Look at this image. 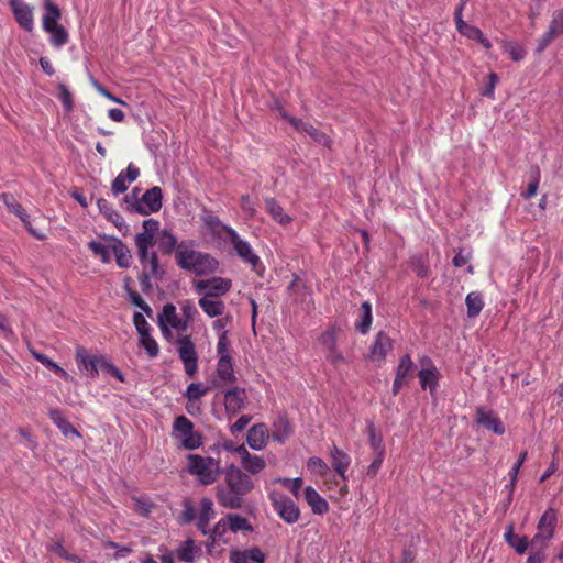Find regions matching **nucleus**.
<instances>
[{"label":"nucleus","mask_w":563,"mask_h":563,"mask_svg":"<svg viewBox=\"0 0 563 563\" xmlns=\"http://www.w3.org/2000/svg\"><path fill=\"white\" fill-rule=\"evenodd\" d=\"M224 485L217 486V500L228 509H240L243 500L254 489V483L249 474L231 464L225 467Z\"/></svg>","instance_id":"obj_1"},{"label":"nucleus","mask_w":563,"mask_h":563,"mask_svg":"<svg viewBox=\"0 0 563 563\" xmlns=\"http://www.w3.org/2000/svg\"><path fill=\"white\" fill-rule=\"evenodd\" d=\"M177 265L197 276H206L218 271L219 262L208 253L188 247L185 242L178 244L176 250Z\"/></svg>","instance_id":"obj_2"},{"label":"nucleus","mask_w":563,"mask_h":563,"mask_svg":"<svg viewBox=\"0 0 563 563\" xmlns=\"http://www.w3.org/2000/svg\"><path fill=\"white\" fill-rule=\"evenodd\" d=\"M187 471L198 478L201 485L213 484L223 472L219 461L211 456H201L199 454L188 455Z\"/></svg>","instance_id":"obj_3"},{"label":"nucleus","mask_w":563,"mask_h":563,"mask_svg":"<svg viewBox=\"0 0 563 563\" xmlns=\"http://www.w3.org/2000/svg\"><path fill=\"white\" fill-rule=\"evenodd\" d=\"M163 192L158 186L147 189L141 199L137 198V189H133L131 195L125 196L128 208L142 216L157 212L162 208Z\"/></svg>","instance_id":"obj_4"},{"label":"nucleus","mask_w":563,"mask_h":563,"mask_svg":"<svg viewBox=\"0 0 563 563\" xmlns=\"http://www.w3.org/2000/svg\"><path fill=\"white\" fill-rule=\"evenodd\" d=\"M558 523V514L555 509L548 508L540 517L537 525V533L530 540L531 548H545L553 538Z\"/></svg>","instance_id":"obj_5"},{"label":"nucleus","mask_w":563,"mask_h":563,"mask_svg":"<svg viewBox=\"0 0 563 563\" xmlns=\"http://www.w3.org/2000/svg\"><path fill=\"white\" fill-rule=\"evenodd\" d=\"M268 497L274 510L286 523L292 525L298 521L300 510L290 497L277 490H271Z\"/></svg>","instance_id":"obj_6"},{"label":"nucleus","mask_w":563,"mask_h":563,"mask_svg":"<svg viewBox=\"0 0 563 563\" xmlns=\"http://www.w3.org/2000/svg\"><path fill=\"white\" fill-rule=\"evenodd\" d=\"M229 241L232 244L236 255L246 264L251 265L254 271L262 265L260 256L254 252L251 244L242 239L233 228H225Z\"/></svg>","instance_id":"obj_7"},{"label":"nucleus","mask_w":563,"mask_h":563,"mask_svg":"<svg viewBox=\"0 0 563 563\" xmlns=\"http://www.w3.org/2000/svg\"><path fill=\"white\" fill-rule=\"evenodd\" d=\"M194 287L201 297L220 299L231 289L232 282L229 278L211 277L196 280Z\"/></svg>","instance_id":"obj_8"},{"label":"nucleus","mask_w":563,"mask_h":563,"mask_svg":"<svg viewBox=\"0 0 563 563\" xmlns=\"http://www.w3.org/2000/svg\"><path fill=\"white\" fill-rule=\"evenodd\" d=\"M158 327L164 338L168 339L172 335L170 330H177L180 332L187 331V321L183 320L177 314L176 307L173 303L164 305L162 312L157 317Z\"/></svg>","instance_id":"obj_9"},{"label":"nucleus","mask_w":563,"mask_h":563,"mask_svg":"<svg viewBox=\"0 0 563 563\" xmlns=\"http://www.w3.org/2000/svg\"><path fill=\"white\" fill-rule=\"evenodd\" d=\"M178 356L184 365L185 373L192 377L198 369V354L190 335H181L177 339Z\"/></svg>","instance_id":"obj_10"},{"label":"nucleus","mask_w":563,"mask_h":563,"mask_svg":"<svg viewBox=\"0 0 563 563\" xmlns=\"http://www.w3.org/2000/svg\"><path fill=\"white\" fill-rule=\"evenodd\" d=\"M18 24L26 32L34 29L33 9L23 0H8Z\"/></svg>","instance_id":"obj_11"},{"label":"nucleus","mask_w":563,"mask_h":563,"mask_svg":"<svg viewBox=\"0 0 563 563\" xmlns=\"http://www.w3.org/2000/svg\"><path fill=\"white\" fill-rule=\"evenodd\" d=\"M475 422L497 435H501L506 431L499 417L493 410H485L482 407L476 409Z\"/></svg>","instance_id":"obj_12"},{"label":"nucleus","mask_w":563,"mask_h":563,"mask_svg":"<svg viewBox=\"0 0 563 563\" xmlns=\"http://www.w3.org/2000/svg\"><path fill=\"white\" fill-rule=\"evenodd\" d=\"M76 362L80 372L85 373L90 378L98 377V365L100 363H106L103 357L88 355L86 350L82 347L77 349L76 351Z\"/></svg>","instance_id":"obj_13"},{"label":"nucleus","mask_w":563,"mask_h":563,"mask_svg":"<svg viewBox=\"0 0 563 563\" xmlns=\"http://www.w3.org/2000/svg\"><path fill=\"white\" fill-rule=\"evenodd\" d=\"M241 457V465L249 474H258L266 467V461L258 455L251 454L242 444L235 449Z\"/></svg>","instance_id":"obj_14"},{"label":"nucleus","mask_w":563,"mask_h":563,"mask_svg":"<svg viewBox=\"0 0 563 563\" xmlns=\"http://www.w3.org/2000/svg\"><path fill=\"white\" fill-rule=\"evenodd\" d=\"M140 176V169L130 163L126 169L121 170L111 184V191L114 196L123 194L128 190V185L133 183Z\"/></svg>","instance_id":"obj_15"},{"label":"nucleus","mask_w":563,"mask_h":563,"mask_svg":"<svg viewBox=\"0 0 563 563\" xmlns=\"http://www.w3.org/2000/svg\"><path fill=\"white\" fill-rule=\"evenodd\" d=\"M246 400V393L244 388L232 387L224 394V407L228 413H238L244 408Z\"/></svg>","instance_id":"obj_16"},{"label":"nucleus","mask_w":563,"mask_h":563,"mask_svg":"<svg viewBox=\"0 0 563 563\" xmlns=\"http://www.w3.org/2000/svg\"><path fill=\"white\" fill-rule=\"evenodd\" d=\"M268 437V429L266 424L257 423L249 429L246 442L252 450L261 451L266 446Z\"/></svg>","instance_id":"obj_17"},{"label":"nucleus","mask_w":563,"mask_h":563,"mask_svg":"<svg viewBox=\"0 0 563 563\" xmlns=\"http://www.w3.org/2000/svg\"><path fill=\"white\" fill-rule=\"evenodd\" d=\"M113 239L115 236H102L100 240H92L88 243L89 250L98 257H100L102 263H110Z\"/></svg>","instance_id":"obj_18"},{"label":"nucleus","mask_w":563,"mask_h":563,"mask_svg":"<svg viewBox=\"0 0 563 563\" xmlns=\"http://www.w3.org/2000/svg\"><path fill=\"white\" fill-rule=\"evenodd\" d=\"M330 461L331 464L336 472V474L343 479L346 481V472L351 465V457L343 450L333 445L330 449Z\"/></svg>","instance_id":"obj_19"},{"label":"nucleus","mask_w":563,"mask_h":563,"mask_svg":"<svg viewBox=\"0 0 563 563\" xmlns=\"http://www.w3.org/2000/svg\"><path fill=\"white\" fill-rule=\"evenodd\" d=\"M1 200L7 206V208L10 210V212L14 213L16 217L20 218V220L26 225L27 231L36 236L37 239H43L42 234H38L35 232V230L30 225L29 222V214L24 210V208L15 201L13 195L11 194H3L1 196Z\"/></svg>","instance_id":"obj_20"},{"label":"nucleus","mask_w":563,"mask_h":563,"mask_svg":"<svg viewBox=\"0 0 563 563\" xmlns=\"http://www.w3.org/2000/svg\"><path fill=\"white\" fill-rule=\"evenodd\" d=\"M455 26L461 35L478 42L486 49L492 47L490 41L484 36L483 32L477 26L467 24L463 19L460 18L455 22Z\"/></svg>","instance_id":"obj_21"},{"label":"nucleus","mask_w":563,"mask_h":563,"mask_svg":"<svg viewBox=\"0 0 563 563\" xmlns=\"http://www.w3.org/2000/svg\"><path fill=\"white\" fill-rule=\"evenodd\" d=\"M393 347L391 339L383 331H379L374 340V343L371 347V357L374 361H383L385 360L388 351Z\"/></svg>","instance_id":"obj_22"},{"label":"nucleus","mask_w":563,"mask_h":563,"mask_svg":"<svg viewBox=\"0 0 563 563\" xmlns=\"http://www.w3.org/2000/svg\"><path fill=\"white\" fill-rule=\"evenodd\" d=\"M44 14L42 18L43 30H49L51 27L60 25L58 22L62 18V11L59 7L52 0H44L43 2Z\"/></svg>","instance_id":"obj_23"},{"label":"nucleus","mask_w":563,"mask_h":563,"mask_svg":"<svg viewBox=\"0 0 563 563\" xmlns=\"http://www.w3.org/2000/svg\"><path fill=\"white\" fill-rule=\"evenodd\" d=\"M201 553V548L198 547L192 539L185 540L176 550L178 560L186 563H194Z\"/></svg>","instance_id":"obj_24"},{"label":"nucleus","mask_w":563,"mask_h":563,"mask_svg":"<svg viewBox=\"0 0 563 563\" xmlns=\"http://www.w3.org/2000/svg\"><path fill=\"white\" fill-rule=\"evenodd\" d=\"M303 496L314 514L323 515L328 512V501L312 486H307L305 488Z\"/></svg>","instance_id":"obj_25"},{"label":"nucleus","mask_w":563,"mask_h":563,"mask_svg":"<svg viewBox=\"0 0 563 563\" xmlns=\"http://www.w3.org/2000/svg\"><path fill=\"white\" fill-rule=\"evenodd\" d=\"M213 503L209 498L201 499V509L197 517V528L205 536L209 533V522L214 517Z\"/></svg>","instance_id":"obj_26"},{"label":"nucleus","mask_w":563,"mask_h":563,"mask_svg":"<svg viewBox=\"0 0 563 563\" xmlns=\"http://www.w3.org/2000/svg\"><path fill=\"white\" fill-rule=\"evenodd\" d=\"M29 351L31 355L40 362L42 365H44L46 368L58 375L60 378L65 380H71L73 377L63 368L60 367L56 362L51 360L47 355L36 351L34 347L29 345Z\"/></svg>","instance_id":"obj_27"},{"label":"nucleus","mask_w":563,"mask_h":563,"mask_svg":"<svg viewBox=\"0 0 563 563\" xmlns=\"http://www.w3.org/2000/svg\"><path fill=\"white\" fill-rule=\"evenodd\" d=\"M418 378L423 390L429 389L433 394L439 386L440 373L437 366L430 368H420Z\"/></svg>","instance_id":"obj_28"},{"label":"nucleus","mask_w":563,"mask_h":563,"mask_svg":"<svg viewBox=\"0 0 563 563\" xmlns=\"http://www.w3.org/2000/svg\"><path fill=\"white\" fill-rule=\"evenodd\" d=\"M290 123L297 130L303 131L305 133L309 134L319 144L323 146H330L332 142L331 139L325 133L312 126L311 124L305 123L298 119H290Z\"/></svg>","instance_id":"obj_29"},{"label":"nucleus","mask_w":563,"mask_h":563,"mask_svg":"<svg viewBox=\"0 0 563 563\" xmlns=\"http://www.w3.org/2000/svg\"><path fill=\"white\" fill-rule=\"evenodd\" d=\"M264 203L268 214L279 224L287 225L292 221V218L284 211L275 198L267 197L264 199Z\"/></svg>","instance_id":"obj_30"},{"label":"nucleus","mask_w":563,"mask_h":563,"mask_svg":"<svg viewBox=\"0 0 563 563\" xmlns=\"http://www.w3.org/2000/svg\"><path fill=\"white\" fill-rule=\"evenodd\" d=\"M198 305L209 318L221 317L225 311V303L221 299L200 297Z\"/></svg>","instance_id":"obj_31"},{"label":"nucleus","mask_w":563,"mask_h":563,"mask_svg":"<svg viewBox=\"0 0 563 563\" xmlns=\"http://www.w3.org/2000/svg\"><path fill=\"white\" fill-rule=\"evenodd\" d=\"M112 254L115 257L117 265L122 268H128L131 265V252L126 244L119 238L113 239Z\"/></svg>","instance_id":"obj_32"},{"label":"nucleus","mask_w":563,"mask_h":563,"mask_svg":"<svg viewBox=\"0 0 563 563\" xmlns=\"http://www.w3.org/2000/svg\"><path fill=\"white\" fill-rule=\"evenodd\" d=\"M48 417L65 437L70 434L76 437L80 435L77 429H75L74 426L64 417L59 409H51L48 411Z\"/></svg>","instance_id":"obj_33"},{"label":"nucleus","mask_w":563,"mask_h":563,"mask_svg":"<svg viewBox=\"0 0 563 563\" xmlns=\"http://www.w3.org/2000/svg\"><path fill=\"white\" fill-rule=\"evenodd\" d=\"M504 539L518 554H523L530 544L528 543L527 537H519L515 534L512 525L507 527Z\"/></svg>","instance_id":"obj_34"},{"label":"nucleus","mask_w":563,"mask_h":563,"mask_svg":"<svg viewBox=\"0 0 563 563\" xmlns=\"http://www.w3.org/2000/svg\"><path fill=\"white\" fill-rule=\"evenodd\" d=\"M372 305L369 301H363L360 309V319L355 322V329L361 334H366L372 325Z\"/></svg>","instance_id":"obj_35"},{"label":"nucleus","mask_w":563,"mask_h":563,"mask_svg":"<svg viewBox=\"0 0 563 563\" xmlns=\"http://www.w3.org/2000/svg\"><path fill=\"white\" fill-rule=\"evenodd\" d=\"M217 362L232 361V347L228 336V331H222L218 335V342L216 346Z\"/></svg>","instance_id":"obj_36"},{"label":"nucleus","mask_w":563,"mask_h":563,"mask_svg":"<svg viewBox=\"0 0 563 563\" xmlns=\"http://www.w3.org/2000/svg\"><path fill=\"white\" fill-rule=\"evenodd\" d=\"M97 206L100 213H102L107 220L111 221L117 228H121V225L124 223V220L121 214L113 209L112 205L108 200L99 198L97 200Z\"/></svg>","instance_id":"obj_37"},{"label":"nucleus","mask_w":563,"mask_h":563,"mask_svg":"<svg viewBox=\"0 0 563 563\" xmlns=\"http://www.w3.org/2000/svg\"><path fill=\"white\" fill-rule=\"evenodd\" d=\"M272 439L278 443H284L291 433V426L289 421L280 417L273 424Z\"/></svg>","instance_id":"obj_38"},{"label":"nucleus","mask_w":563,"mask_h":563,"mask_svg":"<svg viewBox=\"0 0 563 563\" xmlns=\"http://www.w3.org/2000/svg\"><path fill=\"white\" fill-rule=\"evenodd\" d=\"M413 368L415 364L410 355L405 354L399 358L395 377L408 382V379L413 377Z\"/></svg>","instance_id":"obj_39"},{"label":"nucleus","mask_w":563,"mask_h":563,"mask_svg":"<svg viewBox=\"0 0 563 563\" xmlns=\"http://www.w3.org/2000/svg\"><path fill=\"white\" fill-rule=\"evenodd\" d=\"M465 303L467 307V317L468 318L477 317L484 307V300H483L482 294L478 291L470 292L466 296Z\"/></svg>","instance_id":"obj_40"},{"label":"nucleus","mask_w":563,"mask_h":563,"mask_svg":"<svg viewBox=\"0 0 563 563\" xmlns=\"http://www.w3.org/2000/svg\"><path fill=\"white\" fill-rule=\"evenodd\" d=\"M216 374L217 377L224 384H232L236 380L232 361L217 362Z\"/></svg>","instance_id":"obj_41"},{"label":"nucleus","mask_w":563,"mask_h":563,"mask_svg":"<svg viewBox=\"0 0 563 563\" xmlns=\"http://www.w3.org/2000/svg\"><path fill=\"white\" fill-rule=\"evenodd\" d=\"M201 221L214 234H219L221 231L225 232V228H231L230 225L222 223L218 216L206 209L201 214Z\"/></svg>","instance_id":"obj_42"},{"label":"nucleus","mask_w":563,"mask_h":563,"mask_svg":"<svg viewBox=\"0 0 563 563\" xmlns=\"http://www.w3.org/2000/svg\"><path fill=\"white\" fill-rule=\"evenodd\" d=\"M158 246L165 254H169L173 251L176 252L178 247L177 238L170 230L164 229L159 234Z\"/></svg>","instance_id":"obj_43"},{"label":"nucleus","mask_w":563,"mask_h":563,"mask_svg":"<svg viewBox=\"0 0 563 563\" xmlns=\"http://www.w3.org/2000/svg\"><path fill=\"white\" fill-rule=\"evenodd\" d=\"M530 183L525 191L521 192V197L526 200L531 199L537 195L540 181V169L534 166L529 172Z\"/></svg>","instance_id":"obj_44"},{"label":"nucleus","mask_w":563,"mask_h":563,"mask_svg":"<svg viewBox=\"0 0 563 563\" xmlns=\"http://www.w3.org/2000/svg\"><path fill=\"white\" fill-rule=\"evenodd\" d=\"M45 32L51 34V44L55 47L64 46L69 40L68 32L63 25L51 27Z\"/></svg>","instance_id":"obj_45"},{"label":"nucleus","mask_w":563,"mask_h":563,"mask_svg":"<svg viewBox=\"0 0 563 563\" xmlns=\"http://www.w3.org/2000/svg\"><path fill=\"white\" fill-rule=\"evenodd\" d=\"M367 433L369 445L375 453L385 452L382 434L372 421L367 422Z\"/></svg>","instance_id":"obj_46"},{"label":"nucleus","mask_w":563,"mask_h":563,"mask_svg":"<svg viewBox=\"0 0 563 563\" xmlns=\"http://www.w3.org/2000/svg\"><path fill=\"white\" fill-rule=\"evenodd\" d=\"M227 521L229 523L230 530L233 532L252 531V526L249 523L247 519L238 514L228 515Z\"/></svg>","instance_id":"obj_47"},{"label":"nucleus","mask_w":563,"mask_h":563,"mask_svg":"<svg viewBox=\"0 0 563 563\" xmlns=\"http://www.w3.org/2000/svg\"><path fill=\"white\" fill-rule=\"evenodd\" d=\"M139 344L143 347L148 357L155 358L159 354V346L156 340L150 334L140 336Z\"/></svg>","instance_id":"obj_48"},{"label":"nucleus","mask_w":563,"mask_h":563,"mask_svg":"<svg viewBox=\"0 0 563 563\" xmlns=\"http://www.w3.org/2000/svg\"><path fill=\"white\" fill-rule=\"evenodd\" d=\"M143 271L150 272V275H163L164 271L161 269L158 263V256L156 252H151V255L144 260V262H140Z\"/></svg>","instance_id":"obj_49"},{"label":"nucleus","mask_w":563,"mask_h":563,"mask_svg":"<svg viewBox=\"0 0 563 563\" xmlns=\"http://www.w3.org/2000/svg\"><path fill=\"white\" fill-rule=\"evenodd\" d=\"M504 52L507 53L514 62H520L527 55L526 49L516 42H506L504 44Z\"/></svg>","instance_id":"obj_50"},{"label":"nucleus","mask_w":563,"mask_h":563,"mask_svg":"<svg viewBox=\"0 0 563 563\" xmlns=\"http://www.w3.org/2000/svg\"><path fill=\"white\" fill-rule=\"evenodd\" d=\"M181 445L186 450H195L201 446L202 440L201 435L191 429L189 433H184L180 437Z\"/></svg>","instance_id":"obj_51"},{"label":"nucleus","mask_w":563,"mask_h":563,"mask_svg":"<svg viewBox=\"0 0 563 563\" xmlns=\"http://www.w3.org/2000/svg\"><path fill=\"white\" fill-rule=\"evenodd\" d=\"M209 388L203 386L201 383H191L188 385L184 396L189 401L199 400L202 396L208 393Z\"/></svg>","instance_id":"obj_52"},{"label":"nucleus","mask_w":563,"mask_h":563,"mask_svg":"<svg viewBox=\"0 0 563 563\" xmlns=\"http://www.w3.org/2000/svg\"><path fill=\"white\" fill-rule=\"evenodd\" d=\"M319 343L323 347L324 352L336 347V331L334 329L324 331L319 338Z\"/></svg>","instance_id":"obj_53"},{"label":"nucleus","mask_w":563,"mask_h":563,"mask_svg":"<svg viewBox=\"0 0 563 563\" xmlns=\"http://www.w3.org/2000/svg\"><path fill=\"white\" fill-rule=\"evenodd\" d=\"M174 431L178 437L184 433H189L194 429V423L185 416H178L173 423Z\"/></svg>","instance_id":"obj_54"},{"label":"nucleus","mask_w":563,"mask_h":563,"mask_svg":"<svg viewBox=\"0 0 563 563\" xmlns=\"http://www.w3.org/2000/svg\"><path fill=\"white\" fill-rule=\"evenodd\" d=\"M308 468L320 476L325 475L329 472L328 464L320 457L313 456L308 460Z\"/></svg>","instance_id":"obj_55"},{"label":"nucleus","mask_w":563,"mask_h":563,"mask_svg":"<svg viewBox=\"0 0 563 563\" xmlns=\"http://www.w3.org/2000/svg\"><path fill=\"white\" fill-rule=\"evenodd\" d=\"M133 323L140 336L151 333V325L141 312H135Z\"/></svg>","instance_id":"obj_56"},{"label":"nucleus","mask_w":563,"mask_h":563,"mask_svg":"<svg viewBox=\"0 0 563 563\" xmlns=\"http://www.w3.org/2000/svg\"><path fill=\"white\" fill-rule=\"evenodd\" d=\"M274 483L283 484L285 487L289 488L295 496H298L302 479L301 477H296L294 479L278 477L274 479Z\"/></svg>","instance_id":"obj_57"},{"label":"nucleus","mask_w":563,"mask_h":563,"mask_svg":"<svg viewBox=\"0 0 563 563\" xmlns=\"http://www.w3.org/2000/svg\"><path fill=\"white\" fill-rule=\"evenodd\" d=\"M58 89H59V100H60L65 111H67V112L71 111V109H73L71 92L68 90V88L64 84H59Z\"/></svg>","instance_id":"obj_58"},{"label":"nucleus","mask_w":563,"mask_h":563,"mask_svg":"<svg viewBox=\"0 0 563 563\" xmlns=\"http://www.w3.org/2000/svg\"><path fill=\"white\" fill-rule=\"evenodd\" d=\"M227 532V521L224 519L219 520L212 529H209L207 534L211 543H214L217 539L223 537Z\"/></svg>","instance_id":"obj_59"},{"label":"nucleus","mask_w":563,"mask_h":563,"mask_svg":"<svg viewBox=\"0 0 563 563\" xmlns=\"http://www.w3.org/2000/svg\"><path fill=\"white\" fill-rule=\"evenodd\" d=\"M181 313H183V320L187 321V328L189 327V323L194 320L195 316L197 314L196 306L192 301L186 300L181 303Z\"/></svg>","instance_id":"obj_60"},{"label":"nucleus","mask_w":563,"mask_h":563,"mask_svg":"<svg viewBox=\"0 0 563 563\" xmlns=\"http://www.w3.org/2000/svg\"><path fill=\"white\" fill-rule=\"evenodd\" d=\"M497 84H498V76L495 73H489L488 80L485 84L482 95L487 98L494 99L495 98V88H496Z\"/></svg>","instance_id":"obj_61"},{"label":"nucleus","mask_w":563,"mask_h":563,"mask_svg":"<svg viewBox=\"0 0 563 563\" xmlns=\"http://www.w3.org/2000/svg\"><path fill=\"white\" fill-rule=\"evenodd\" d=\"M196 518V510L190 500L184 501V510L180 517V523H189Z\"/></svg>","instance_id":"obj_62"},{"label":"nucleus","mask_w":563,"mask_h":563,"mask_svg":"<svg viewBox=\"0 0 563 563\" xmlns=\"http://www.w3.org/2000/svg\"><path fill=\"white\" fill-rule=\"evenodd\" d=\"M385 459V452L375 453V457L367 467V475L371 477L376 476L377 472L382 467V464Z\"/></svg>","instance_id":"obj_63"},{"label":"nucleus","mask_w":563,"mask_h":563,"mask_svg":"<svg viewBox=\"0 0 563 563\" xmlns=\"http://www.w3.org/2000/svg\"><path fill=\"white\" fill-rule=\"evenodd\" d=\"M552 31L556 32L559 35L563 33V8L556 10L553 13L552 20L549 25Z\"/></svg>","instance_id":"obj_64"}]
</instances>
